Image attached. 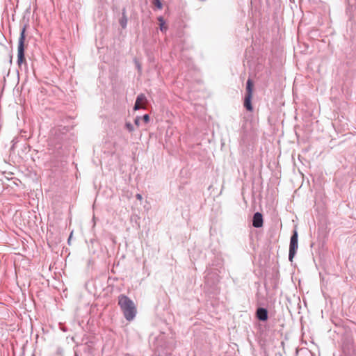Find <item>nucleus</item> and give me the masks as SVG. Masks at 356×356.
Returning <instances> with one entry per match:
<instances>
[{"label":"nucleus","mask_w":356,"mask_h":356,"mask_svg":"<svg viewBox=\"0 0 356 356\" xmlns=\"http://www.w3.org/2000/svg\"><path fill=\"white\" fill-rule=\"evenodd\" d=\"M25 31L26 28L24 27L21 31L20 36L18 40L17 65L19 67H20L22 64H26V58L24 56V42L26 39Z\"/></svg>","instance_id":"nucleus-2"},{"label":"nucleus","mask_w":356,"mask_h":356,"mask_svg":"<svg viewBox=\"0 0 356 356\" xmlns=\"http://www.w3.org/2000/svg\"><path fill=\"white\" fill-rule=\"evenodd\" d=\"M298 232L295 229L293 232V234L291 236V239H290L289 260L291 262L293 261V259L295 257V255L296 254V251L298 248Z\"/></svg>","instance_id":"nucleus-4"},{"label":"nucleus","mask_w":356,"mask_h":356,"mask_svg":"<svg viewBox=\"0 0 356 356\" xmlns=\"http://www.w3.org/2000/svg\"><path fill=\"white\" fill-rule=\"evenodd\" d=\"M143 121H144L145 123L149 122V115H147V114L144 115H143Z\"/></svg>","instance_id":"nucleus-11"},{"label":"nucleus","mask_w":356,"mask_h":356,"mask_svg":"<svg viewBox=\"0 0 356 356\" xmlns=\"http://www.w3.org/2000/svg\"><path fill=\"white\" fill-rule=\"evenodd\" d=\"M253 92V81L252 79H248L246 82V92L244 99V107L248 111H252L253 107L252 106L251 99Z\"/></svg>","instance_id":"nucleus-3"},{"label":"nucleus","mask_w":356,"mask_h":356,"mask_svg":"<svg viewBox=\"0 0 356 356\" xmlns=\"http://www.w3.org/2000/svg\"><path fill=\"white\" fill-rule=\"evenodd\" d=\"M136 197L138 200H142V199H143L142 195H141L140 194H139V193L136 194Z\"/></svg>","instance_id":"nucleus-12"},{"label":"nucleus","mask_w":356,"mask_h":356,"mask_svg":"<svg viewBox=\"0 0 356 356\" xmlns=\"http://www.w3.org/2000/svg\"><path fill=\"white\" fill-rule=\"evenodd\" d=\"M119 23L122 29H125L127 24V17L126 15L125 8L122 9V17L119 20Z\"/></svg>","instance_id":"nucleus-8"},{"label":"nucleus","mask_w":356,"mask_h":356,"mask_svg":"<svg viewBox=\"0 0 356 356\" xmlns=\"http://www.w3.org/2000/svg\"><path fill=\"white\" fill-rule=\"evenodd\" d=\"M146 97L144 94H140L138 95L134 109L135 111L139 110L143 108L142 104L146 102Z\"/></svg>","instance_id":"nucleus-7"},{"label":"nucleus","mask_w":356,"mask_h":356,"mask_svg":"<svg viewBox=\"0 0 356 356\" xmlns=\"http://www.w3.org/2000/svg\"><path fill=\"white\" fill-rule=\"evenodd\" d=\"M153 3L159 9L162 8V3L160 0H153Z\"/></svg>","instance_id":"nucleus-10"},{"label":"nucleus","mask_w":356,"mask_h":356,"mask_svg":"<svg viewBox=\"0 0 356 356\" xmlns=\"http://www.w3.org/2000/svg\"><path fill=\"white\" fill-rule=\"evenodd\" d=\"M263 216L259 212H256L252 218V225L254 227L259 228L263 226Z\"/></svg>","instance_id":"nucleus-5"},{"label":"nucleus","mask_w":356,"mask_h":356,"mask_svg":"<svg viewBox=\"0 0 356 356\" xmlns=\"http://www.w3.org/2000/svg\"><path fill=\"white\" fill-rule=\"evenodd\" d=\"M125 127L129 132H132L134 130L133 124L130 122H126Z\"/></svg>","instance_id":"nucleus-9"},{"label":"nucleus","mask_w":356,"mask_h":356,"mask_svg":"<svg viewBox=\"0 0 356 356\" xmlns=\"http://www.w3.org/2000/svg\"><path fill=\"white\" fill-rule=\"evenodd\" d=\"M163 28H164V26L163 25V24H161V27H160L161 31H163Z\"/></svg>","instance_id":"nucleus-14"},{"label":"nucleus","mask_w":356,"mask_h":356,"mask_svg":"<svg viewBox=\"0 0 356 356\" xmlns=\"http://www.w3.org/2000/svg\"><path fill=\"white\" fill-rule=\"evenodd\" d=\"M118 305L127 321H132L136 315V307L134 302L127 296L121 294L118 296Z\"/></svg>","instance_id":"nucleus-1"},{"label":"nucleus","mask_w":356,"mask_h":356,"mask_svg":"<svg viewBox=\"0 0 356 356\" xmlns=\"http://www.w3.org/2000/svg\"><path fill=\"white\" fill-rule=\"evenodd\" d=\"M139 120H140V119H139V118H138V117H137V118L135 119V120H134V122H135V124H136L137 126H139Z\"/></svg>","instance_id":"nucleus-13"},{"label":"nucleus","mask_w":356,"mask_h":356,"mask_svg":"<svg viewBox=\"0 0 356 356\" xmlns=\"http://www.w3.org/2000/svg\"><path fill=\"white\" fill-rule=\"evenodd\" d=\"M257 318L261 321H265L268 319V311L265 308H258L256 312Z\"/></svg>","instance_id":"nucleus-6"}]
</instances>
